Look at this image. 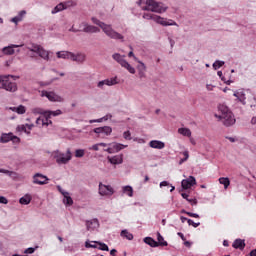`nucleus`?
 I'll return each instance as SVG.
<instances>
[{
    "instance_id": "1",
    "label": "nucleus",
    "mask_w": 256,
    "mask_h": 256,
    "mask_svg": "<svg viewBox=\"0 0 256 256\" xmlns=\"http://www.w3.org/2000/svg\"><path fill=\"white\" fill-rule=\"evenodd\" d=\"M91 21L92 23H94V25H97L98 27H100V29H102L103 33L106 35V37H108V39H113L114 41H120L121 43L125 42V36H123V34L113 29V25L106 24L105 22H102L96 17H92Z\"/></svg>"
},
{
    "instance_id": "2",
    "label": "nucleus",
    "mask_w": 256,
    "mask_h": 256,
    "mask_svg": "<svg viewBox=\"0 0 256 256\" xmlns=\"http://www.w3.org/2000/svg\"><path fill=\"white\" fill-rule=\"evenodd\" d=\"M138 5L142 11H151L152 13H165L169 9L165 4L155 0H139Z\"/></svg>"
},
{
    "instance_id": "3",
    "label": "nucleus",
    "mask_w": 256,
    "mask_h": 256,
    "mask_svg": "<svg viewBox=\"0 0 256 256\" xmlns=\"http://www.w3.org/2000/svg\"><path fill=\"white\" fill-rule=\"evenodd\" d=\"M218 111L221 113L220 115H216L218 119H221L223 125L225 127H231L232 125H235L236 119L235 115H233V112L227 107L225 104H220L218 106Z\"/></svg>"
},
{
    "instance_id": "4",
    "label": "nucleus",
    "mask_w": 256,
    "mask_h": 256,
    "mask_svg": "<svg viewBox=\"0 0 256 256\" xmlns=\"http://www.w3.org/2000/svg\"><path fill=\"white\" fill-rule=\"evenodd\" d=\"M143 19H147L148 21H155L158 25H162V27H178L179 25L175 20L163 18L159 15L151 14V13H144Z\"/></svg>"
},
{
    "instance_id": "5",
    "label": "nucleus",
    "mask_w": 256,
    "mask_h": 256,
    "mask_svg": "<svg viewBox=\"0 0 256 256\" xmlns=\"http://www.w3.org/2000/svg\"><path fill=\"white\" fill-rule=\"evenodd\" d=\"M51 157L56 161L57 165H67L73 159V154L71 149H67L66 153L56 150L51 153Z\"/></svg>"
},
{
    "instance_id": "6",
    "label": "nucleus",
    "mask_w": 256,
    "mask_h": 256,
    "mask_svg": "<svg viewBox=\"0 0 256 256\" xmlns=\"http://www.w3.org/2000/svg\"><path fill=\"white\" fill-rule=\"evenodd\" d=\"M14 77L13 75L0 76V89L15 93V91H17V83L11 81Z\"/></svg>"
},
{
    "instance_id": "7",
    "label": "nucleus",
    "mask_w": 256,
    "mask_h": 256,
    "mask_svg": "<svg viewBox=\"0 0 256 256\" xmlns=\"http://www.w3.org/2000/svg\"><path fill=\"white\" fill-rule=\"evenodd\" d=\"M28 51L36 53V55L44 59V61H49V55H53V52L45 50V48L39 44H32L28 47Z\"/></svg>"
},
{
    "instance_id": "8",
    "label": "nucleus",
    "mask_w": 256,
    "mask_h": 256,
    "mask_svg": "<svg viewBox=\"0 0 256 256\" xmlns=\"http://www.w3.org/2000/svg\"><path fill=\"white\" fill-rule=\"evenodd\" d=\"M112 59H114V61H116V63H118L121 67H123V69H127L131 75H135L136 70L135 67H133L131 64H129V62H127V60H125V56L119 54V53H114L112 55Z\"/></svg>"
},
{
    "instance_id": "9",
    "label": "nucleus",
    "mask_w": 256,
    "mask_h": 256,
    "mask_svg": "<svg viewBox=\"0 0 256 256\" xmlns=\"http://www.w3.org/2000/svg\"><path fill=\"white\" fill-rule=\"evenodd\" d=\"M98 193L100 197H113L115 195V189L111 185L103 184L100 182L98 185Z\"/></svg>"
},
{
    "instance_id": "10",
    "label": "nucleus",
    "mask_w": 256,
    "mask_h": 256,
    "mask_svg": "<svg viewBox=\"0 0 256 256\" xmlns=\"http://www.w3.org/2000/svg\"><path fill=\"white\" fill-rule=\"evenodd\" d=\"M40 93L41 97H47L48 101L52 103H63V101H65L61 95L53 91L42 90Z\"/></svg>"
},
{
    "instance_id": "11",
    "label": "nucleus",
    "mask_w": 256,
    "mask_h": 256,
    "mask_svg": "<svg viewBox=\"0 0 256 256\" xmlns=\"http://www.w3.org/2000/svg\"><path fill=\"white\" fill-rule=\"evenodd\" d=\"M93 133H96L100 139H105V137H109L113 133V128L111 126L98 127L93 129Z\"/></svg>"
},
{
    "instance_id": "12",
    "label": "nucleus",
    "mask_w": 256,
    "mask_h": 256,
    "mask_svg": "<svg viewBox=\"0 0 256 256\" xmlns=\"http://www.w3.org/2000/svg\"><path fill=\"white\" fill-rule=\"evenodd\" d=\"M57 190L61 195H63V203L66 207H71L73 205V198H71V194L69 192L65 191L60 185L56 186Z\"/></svg>"
},
{
    "instance_id": "13",
    "label": "nucleus",
    "mask_w": 256,
    "mask_h": 256,
    "mask_svg": "<svg viewBox=\"0 0 256 256\" xmlns=\"http://www.w3.org/2000/svg\"><path fill=\"white\" fill-rule=\"evenodd\" d=\"M135 62L138 64L136 69L138 71L139 79H145V77H147V66L143 61L139 60V58H135Z\"/></svg>"
},
{
    "instance_id": "14",
    "label": "nucleus",
    "mask_w": 256,
    "mask_h": 256,
    "mask_svg": "<svg viewBox=\"0 0 256 256\" xmlns=\"http://www.w3.org/2000/svg\"><path fill=\"white\" fill-rule=\"evenodd\" d=\"M117 83H119V82L117 81V76H115L112 78H108V79L99 81L97 83V87H98V89H105V85L107 87H113V85H117Z\"/></svg>"
},
{
    "instance_id": "15",
    "label": "nucleus",
    "mask_w": 256,
    "mask_h": 256,
    "mask_svg": "<svg viewBox=\"0 0 256 256\" xmlns=\"http://www.w3.org/2000/svg\"><path fill=\"white\" fill-rule=\"evenodd\" d=\"M233 97H236V101H238L242 105H247V96L245 94V89L240 88L238 90H235L233 93Z\"/></svg>"
},
{
    "instance_id": "16",
    "label": "nucleus",
    "mask_w": 256,
    "mask_h": 256,
    "mask_svg": "<svg viewBox=\"0 0 256 256\" xmlns=\"http://www.w3.org/2000/svg\"><path fill=\"white\" fill-rule=\"evenodd\" d=\"M34 185H47L49 183V177L41 173H36L33 176Z\"/></svg>"
},
{
    "instance_id": "17",
    "label": "nucleus",
    "mask_w": 256,
    "mask_h": 256,
    "mask_svg": "<svg viewBox=\"0 0 256 256\" xmlns=\"http://www.w3.org/2000/svg\"><path fill=\"white\" fill-rule=\"evenodd\" d=\"M1 143H9V141H13V143H19V137L13 135V133L2 134L0 138Z\"/></svg>"
},
{
    "instance_id": "18",
    "label": "nucleus",
    "mask_w": 256,
    "mask_h": 256,
    "mask_svg": "<svg viewBox=\"0 0 256 256\" xmlns=\"http://www.w3.org/2000/svg\"><path fill=\"white\" fill-rule=\"evenodd\" d=\"M182 189H191L193 185H197V180L193 176H189L187 179L181 182Z\"/></svg>"
},
{
    "instance_id": "19",
    "label": "nucleus",
    "mask_w": 256,
    "mask_h": 256,
    "mask_svg": "<svg viewBox=\"0 0 256 256\" xmlns=\"http://www.w3.org/2000/svg\"><path fill=\"white\" fill-rule=\"evenodd\" d=\"M19 47H23V45L11 44L9 46H5L2 48V53H4V55H15V49H19Z\"/></svg>"
},
{
    "instance_id": "20",
    "label": "nucleus",
    "mask_w": 256,
    "mask_h": 256,
    "mask_svg": "<svg viewBox=\"0 0 256 256\" xmlns=\"http://www.w3.org/2000/svg\"><path fill=\"white\" fill-rule=\"evenodd\" d=\"M86 229L87 231H95V229H99V220L97 218L87 220Z\"/></svg>"
},
{
    "instance_id": "21",
    "label": "nucleus",
    "mask_w": 256,
    "mask_h": 256,
    "mask_svg": "<svg viewBox=\"0 0 256 256\" xmlns=\"http://www.w3.org/2000/svg\"><path fill=\"white\" fill-rule=\"evenodd\" d=\"M51 123H53L51 120H49V118H47V116H40L36 119V124L38 125V127H49V125H51Z\"/></svg>"
},
{
    "instance_id": "22",
    "label": "nucleus",
    "mask_w": 256,
    "mask_h": 256,
    "mask_svg": "<svg viewBox=\"0 0 256 256\" xmlns=\"http://www.w3.org/2000/svg\"><path fill=\"white\" fill-rule=\"evenodd\" d=\"M85 59H87V56L83 52L73 53L72 52V58L71 61H75L76 63H85Z\"/></svg>"
},
{
    "instance_id": "23",
    "label": "nucleus",
    "mask_w": 256,
    "mask_h": 256,
    "mask_svg": "<svg viewBox=\"0 0 256 256\" xmlns=\"http://www.w3.org/2000/svg\"><path fill=\"white\" fill-rule=\"evenodd\" d=\"M149 146L152 149H165V142L160 141V140H151L149 142Z\"/></svg>"
},
{
    "instance_id": "24",
    "label": "nucleus",
    "mask_w": 256,
    "mask_h": 256,
    "mask_svg": "<svg viewBox=\"0 0 256 256\" xmlns=\"http://www.w3.org/2000/svg\"><path fill=\"white\" fill-rule=\"evenodd\" d=\"M108 161L112 165H121V163H123V155H115L112 157H108Z\"/></svg>"
},
{
    "instance_id": "25",
    "label": "nucleus",
    "mask_w": 256,
    "mask_h": 256,
    "mask_svg": "<svg viewBox=\"0 0 256 256\" xmlns=\"http://www.w3.org/2000/svg\"><path fill=\"white\" fill-rule=\"evenodd\" d=\"M108 147H112L113 153H119V151H122V149H126L127 145L113 142L108 144Z\"/></svg>"
},
{
    "instance_id": "26",
    "label": "nucleus",
    "mask_w": 256,
    "mask_h": 256,
    "mask_svg": "<svg viewBox=\"0 0 256 256\" xmlns=\"http://www.w3.org/2000/svg\"><path fill=\"white\" fill-rule=\"evenodd\" d=\"M59 115H63V111H61V109H57L55 111L47 110L45 112V117L48 118V121H51V117H59Z\"/></svg>"
},
{
    "instance_id": "27",
    "label": "nucleus",
    "mask_w": 256,
    "mask_h": 256,
    "mask_svg": "<svg viewBox=\"0 0 256 256\" xmlns=\"http://www.w3.org/2000/svg\"><path fill=\"white\" fill-rule=\"evenodd\" d=\"M67 10V5L65 3L60 2L57 4L51 11L52 15H57V13H61V11Z\"/></svg>"
},
{
    "instance_id": "28",
    "label": "nucleus",
    "mask_w": 256,
    "mask_h": 256,
    "mask_svg": "<svg viewBox=\"0 0 256 256\" xmlns=\"http://www.w3.org/2000/svg\"><path fill=\"white\" fill-rule=\"evenodd\" d=\"M26 15H27V11L21 10L20 12H18L17 16H15L14 18L11 19V22L15 23V25H17V23H20V21H23V19Z\"/></svg>"
},
{
    "instance_id": "29",
    "label": "nucleus",
    "mask_w": 256,
    "mask_h": 256,
    "mask_svg": "<svg viewBox=\"0 0 256 256\" xmlns=\"http://www.w3.org/2000/svg\"><path fill=\"white\" fill-rule=\"evenodd\" d=\"M232 247L234 249H240V251H243L245 249V240L243 239H236L233 244Z\"/></svg>"
},
{
    "instance_id": "30",
    "label": "nucleus",
    "mask_w": 256,
    "mask_h": 256,
    "mask_svg": "<svg viewBox=\"0 0 256 256\" xmlns=\"http://www.w3.org/2000/svg\"><path fill=\"white\" fill-rule=\"evenodd\" d=\"M58 59H72V55H73V52H69V51H58L56 53Z\"/></svg>"
},
{
    "instance_id": "31",
    "label": "nucleus",
    "mask_w": 256,
    "mask_h": 256,
    "mask_svg": "<svg viewBox=\"0 0 256 256\" xmlns=\"http://www.w3.org/2000/svg\"><path fill=\"white\" fill-rule=\"evenodd\" d=\"M120 237H123L124 239H127L128 241H133V234L129 232V230L124 229L120 233Z\"/></svg>"
},
{
    "instance_id": "32",
    "label": "nucleus",
    "mask_w": 256,
    "mask_h": 256,
    "mask_svg": "<svg viewBox=\"0 0 256 256\" xmlns=\"http://www.w3.org/2000/svg\"><path fill=\"white\" fill-rule=\"evenodd\" d=\"M122 193L124 195H127V197H133V187L132 186H123L122 187Z\"/></svg>"
},
{
    "instance_id": "33",
    "label": "nucleus",
    "mask_w": 256,
    "mask_h": 256,
    "mask_svg": "<svg viewBox=\"0 0 256 256\" xmlns=\"http://www.w3.org/2000/svg\"><path fill=\"white\" fill-rule=\"evenodd\" d=\"M178 133H179V135H182L183 137H191V135H192L191 129L185 128V127L179 128Z\"/></svg>"
},
{
    "instance_id": "34",
    "label": "nucleus",
    "mask_w": 256,
    "mask_h": 256,
    "mask_svg": "<svg viewBox=\"0 0 256 256\" xmlns=\"http://www.w3.org/2000/svg\"><path fill=\"white\" fill-rule=\"evenodd\" d=\"M20 205H29L31 203V194H25L19 199Z\"/></svg>"
},
{
    "instance_id": "35",
    "label": "nucleus",
    "mask_w": 256,
    "mask_h": 256,
    "mask_svg": "<svg viewBox=\"0 0 256 256\" xmlns=\"http://www.w3.org/2000/svg\"><path fill=\"white\" fill-rule=\"evenodd\" d=\"M144 243H146V245H149L150 247H159V243H157V241H155V239L151 237L144 238Z\"/></svg>"
},
{
    "instance_id": "36",
    "label": "nucleus",
    "mask_w": 256,
    "mask_h": 256,
    "mask_svg": "<svg viewBox=\"0 0 256 256\" xmlns=\"http://www.w3.org/2000/svg\"><path fill=\"white\" fill-rule=\"evenodd\" d=\"M84 33H101V29L97 26H93L91 24H88V27L86 28V31Z\"/></svg>"
},
{
    "instance_id": "37",
    "label": "nucleus",
    "mask_w": 256,
    "mask_h": 256,
    "mask_svg": "<svg viewBox=\"0 0 256 256\" xmlns=\"http://www.w3.org/2000/svg\"><path fill=\"white\" fill-rule=\"evenodd\" d=\"M219 183H220V185H224V189H228L229 186L231 185V181L227 177L219 178Z\"/></svg>"
},
{
    "instance_id": "38",
    "label": "nucleus",
    "mask_w": 256,
    "mask_h": 256,
    "mask_svg": "<svg viewBox=\"0 0 256 256\" xmlns=\"http://www.w3.org/2000/svg\"><path fill=\"white\" fill-rule=\"evenodd\" d=\"M157 243H158V246L160 245L161 247H167L168 243L167 241H165V238H163L161 236V233H157Z\"/></svg>"
},
{
    "instance_id": "39",
    "label": "nucleus",
    "mask_w": 256,
    "mask_h": 256,
    "mask_svg": "<svg viewBox=\"0 0 256 256\" xmlns=\"http://www.w3.org/2000/svg\"><path fill=\"white\" fill-rule=\"evenodd\" d=\"M223 65H225V61H221V60H216L214 63H213V69L215 71H217V69H221V67H223Z\"/></svg>"
},
{
    "instance_id": "40",
    "label": "nucleus",
    "mask_w": 256,
    "mask_h": 256,
    "mask_svg": "<svg viewBox=\"0 0 256 256\" xmlns=\"http://www.w3.org/2000/svg\"><path fill=\"white\" fill-rule=\"evenodd\" d=\"M13 111H15L16 113H18V115H24L26 109H25V106L20 105V106H18V107H14V108H13Z\"/></svg>"
},
{
    "instance_id": "41",
    "label": "nucleus",
    "mask_w": 256,
    "mask_h": 256,
    "mask_svg": "<svg viewBox=\"0 0 256 256\" xmlns=\"http://www.w3.org/2000/svg\"><path fill=\"white\" fill-rule=\"evenodd\" d=\"M182 155L184 156V158H181L179 160V162H178L179 165H183V163H185V161H187L189 159V151L186 150V151L182 152Z\"/></svg>"
},
{
    "instance_id": "42",
    "label": "nucleus",
    "mask_w": 256,
    "mask_h": 256,
    "mask_svg": "<svg viewBox=\"0 0 256 256\" xmlns=\"http://www.w3.org/2000/svg\"><path fill=\"white\" fill-rule=\"evenodd\" d=\"M32 113L34 115H44L45 117V113H47V111L43 110L42 108H34L32 109Z\"/></svg>"
},
{
    "instance_id": "43",
    "label": "nucleus",
    "mask_w": 256,
    "mask_h": 256,
    "mask_svg": "<svg viewBox=\"0 0 256 256\" xmlns=\"http://www.w3.org/2000/svg\"><path fill=\"white\" fill-rule=\"evenodd\" d=\"M93 243H97L99 244L98 249L100 251H109V246H107V244L103 243V242H93Z\"/></svg>"
},
{
    "instance_id": "44",
    "label": "nucleus",
    "mask_w": 256,
    "mask_h": 256,
    "mask_svg": "<svg viewBox=\"0 0 256 256\" xmlns=\"http://www.w3.org/2000/svg\"><path fill=\"white\" fill-rule=\"evenodd\" d=\"M0 173H4V175H8V177H15L17 176V173L5 169L0 168Z\"/></svg>"
},
{
    "instance_id": "45",
    "label": "nucleus",
    "mask_w": 256,
    "mask_h": 256,
    "mask_svg": "<svg viewBox=\"0 0 256 256\" xmlns=\"http://www.w3.org/2000/svg\"><path fill=\"white\" fill-rule=\"evenodd\" d=\"M75 157L77 158L85 157V150L84 149L75 150Z\"/></svg>"
},
{
    "instance_id": "46",
    "label": "nucleus",
    "mask_w": 256,
    "mask_h": 256,
    "mask_svg": "<svg viewBox=\"0 0 256 256\" xmlns=\"http://www.w3.org/2000/svg\"><path fill=\"white\" fill-rule=\"evenodd\" d=\"M39 249V246H36L35 248L33 247H30V248H27L26 250H24V253L26 255H33V253H35V250Z\"/></svg>"
},
{
    "instance_id": "47",
    "label": "nucleus",
    "mask_w": 256,
    "mask_h": 256,
    "mask_svg": "<svg viewBox=\"0 0 256 256\" xmlns=\"http://www.w3.org/2000/svg\"><path fill=\"white\" fill-rule=\"evenodd\" d=\"M92 243H95V241H92V242L86 241L85 242L86 249H97V245Z\"/></svg>"
},
{
    "instance_id": "48",
    "label": "nucleus",
    "mask_w": 256,
    "mask_h": 256,
    "mask_svg": "<svg viewBox=\"0 0 256 256\" xmlns=\"http://www.w3.org/2000/svg\"><path fill=\"white\" fill-rule=\"evenodd\" d=\"M64 5H66L67 9L68 7H77V2L70 0L64 3Z\"/></svg>"
},
{
    "instance_id": "49",
    "label": "nucleus",
    "mask_w": 256,
    "mask_h": 256,
    "mask_svg": "<svg viewBox=\"0 0 256 256\" xmlns=\"http://www.w3.org/2000/svg\"><path fill=\"white\" fill-rule=\"evenodd\" d=\"M188 225H192V227L197 229V227H199V225H201V223L200 222H194L192 219H188Z\"/></svg>"
},
{
    "instance_id": "50",
    "label": "nucleus",
    "mask_w": 256,
    "mask_h": 256,
    "mask_svg": "<svg viewBox=\"0 0 256 256\" xmlns=\"http://www.w3.org/2000/svg\"><path fill=\"white\" fill-rule=\"evenodd\" d=\"M87 27H89V23L87 22H82L80 24V31H83V33H85V31L87 30Z\"/></svg>"
},
{
    "instance_id": "51",
    "label": "nucleus",
    "mask_w": 256,
    "mask_h": 256,
    "mask_svg": "<svg viewBox=\"0 0 256 256\" xmlns=\"http://www.w3.org/2000/svg\"><path fill=\"white\" fill-rule=\"evenodd\" d=\"M123 137H124V139H126V141H131V132L130 131H125L123 133Z\"/></svg>"
},
{
    "instance_id": "52",
    "label": "nucleus",
    "mask_w": 256,
    "mask_h": 256,
    "mask_svg": "<svg viewBox=\"0 0 256 256\" xmlns=\"http://www.w3.org/2000/svg\"><path fill=\"white\" fill-rule=\"evenodd\" d=\"M18 131H24V133H27L28 135L31 133L27 131V126L26 125H21L17 127Z\"/></svg>"
},
{
    "instance_id": "53",
    "label": "nucleus",
    "mask_w": 256,
    "mask_h": 256,
    "mask_svg": "<svg viewBox=\"0 0 256 256\" xmlns=\"http://www.w3.org/2000/svg\"><path fill=\"white\" fill-rule=\"evenodd\" d=\"M99 143L98 144H94L91 147H89V151H99Z\"/></svg>"
},
{
    "instance_id": "54",
    "label": "nucleus",
    "mask_w": 256,
    "mask_h": 256,
    "mask_svg": "<svg viewBox=\"0 0 256 256\" xmlns=\"http://www.w3.org/2000/svg\"><path fill=\"white\" fill-rule=\"evenodd\" d=\"M186 215H188V217H194L195 219H199V214L197 213L186 212Z\"/></svg>"
},
{
    "instance_id": "55",
    "label": "nucleus",
    "mask_w": 256,
    "mask_h": 256,
    "mask_svg": "<svg viewBox=\"0 0 256 256\" xmlns=\"http://www.w3.org/2000/svg\"><path fill=\"white\" fill-rule=\"evenodd\" d=\"M0 203L2 205H7V203H9V200H7L4 196H0Z\"/></svg>"
},
{
    "instance_id": "56",
    "label": "nucleus",
    "mask_w": 256,
    "mask_h": 256,
    "mask_svg": "<svg viewBox=\"0 0 256 256\" xmlns=\"http://www.w3.org/2000/svg\"><path fill=\"white\" fill-rule=\"evenodd\" d=\"M89 123H91V124H93V123H103V119L99 118V119L89 120Z\"/></svg>"
},
{
    "instance_id": "57",
    "label": "nucleus",
    "mask_w": 256,
    "mask_h": 256,
    "mask_svg": "<svg viewBox=\"0 0 256 256\" xmlns=\"http://www.w3.org/2000/svg\"><path fill=\"white\" fill-rule=\"evenodd\" d=\"M111 117H113L111 114H107L100 119H102V121H108V119H111Z\"/></svg>"
},
{
    "instance_id": "58",
    "label": "nucleus",
    "mask_w": 256,
    "mask_h": 256,
    "mask_svg": "<svg viewBox=\"0 0 256 256\" xmlns=\"http://www.w3.org/2000/svg\"><path fill=\"white\" fill-rule=\"evenodd\" d=\"M187 201H188V203H191V205H197V199H193V198H191V199H187Z\"/></svg>"
},
{
    "instance_id": "59",
    "label": "nucleus",
    "mask_w": 256,
    "mask_h": 256,
    "mask_svg": "<svg viewBox=\"0 0 256 256\" xmlns=\"http://www.w3.org/2000/svg\"><path fill=\"white\" fill-rule=\"evenodd\" d=\"M217 75H218V77H220L221 81H225V76H223V72L222 71H218Z\"/></svg>"
},
{
    "instance_id": "60",
    "label": "nucleus",
    "mask_w": 256,
    "mask_h": 256,
    "mask_svg": "<svg viewBox=\"0 0 256 256\" xmlns=\"http://www.w3.org/2000/svg\"><path fill=\"white\" fill-rule=\"evenodd\" d=\"M104 151H105L106 153H110V154H113V153H114L112 146H109L108 148L104 149Z\"/></svg>"
},
{
    "instance_id": "61",
    "label": "nucleus",
    "mask_w": 256,
    "mask_h": 256,
    "mask_svg": "<svg viewBox=\"0 0 256 256\" xmlns=\"http://www.w3.org/2000/svg\"><path fill=\"white\" fill-rule=\"evenodd\" d=\"M169 182L168 181H162L160 182V187H168Z\"/></svg>"
},
{
    "instance_id": "62",
    "label": "nucleus",
    "mask_w": 256,
    "mask_h": 256,
    "mask_svg": "<svg viewBox=\"0 0 256 256\" xmlns=\"http://www.w3.org/2000/svg\"><path fill=\"white\" fill-rule=\"evenodd\" d=\"M169 43H170V47H175V40H173V38H169Z\"/></svg>"
},
{
    "instance_id": "63",
    "label": "nucleus",
    "mask_w": 256,
    "mask_h": 256,
    "mask_svg": "<svg viewBox=\"0 0 256 256\" xmlns=\"http://www.w3.org/2000/svg\"><path fill=\"white\" fill-rule=\"evenodd\" d=\"M177 235L182 239V241H185V235L181 232H178Z\"/></svg>"
},
{
    "instance_id": "64",
    "label": "nucleus",
    "mask_w": 256,
    "mask_h": 256,
    "mask_svg": "<svg viewBox=\"0 0 256 256\" xmlns=\"http://www.w3.org/2000/svg\"><path fill=\"white\" fill-rule=\"evenodd\" d=\"M250 256H256V249L250 252Z\"/></svg>"
}]
</instances>
